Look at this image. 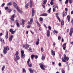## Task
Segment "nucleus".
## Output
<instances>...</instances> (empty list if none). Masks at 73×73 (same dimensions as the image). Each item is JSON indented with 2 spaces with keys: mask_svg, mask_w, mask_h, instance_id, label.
<instances>
[{
  "mask_svg": "<svg viewBox=\"0 0 73 73\" xmlns=\"http://www.w3.org/2000/svg\"><path fill=\"white\" fill-rule=\"evenodd\" d=\"M8 38V31H7V34L5 35V38L6 39H7Z\"/></svg>",
  "mask_w": 73,
  "mask_h": 73,
  "instance_id": "f3484780",
  "label": "nucleus"
},
{
  "mask_svg": "<svg viewBox=\"0 0 73 73\" xmlns=\"http://www.w3.org/2000/svg\"><path fill=\"white\" fill-rule=\"evenodd\" d=\"M32 13H35V11L34 10V9H32Z\"/></svg>",
  "mask_w": 73,
  "mask_h": 73,
  "instance_id": "a18cd8bd",
  "label": "nucleus"
},
{
  "mask_svg": "<svg viewBox=\"0 0 73 73\" xmlns=\"http://www.w3.org/2000/svg\"><path fill=\"white\" fill-rule=\"evenodd\" d=\"M34 57H35V58L37 59L38 58V56L37 55H34Z\"/></svg>",
  "mask_w": 73,
  "mask_h": 73,
  "instance_id": "ea45409f",
  "label": "nucleus"
},
{
  "mask_svg": "<svg viewBox=\"0 0 73 73\" xmlns=\"http://www.w3.org/2000/svg\"><path fill=\"white\" fill-rule=\"evenodd\" d=\"M62 62H66V60H64V59L63 58H62Z\"/></svg>",
  "mask_w": 73,
  "mask_h": 73,
  "instance_id": "58836bf2",
  "label": "nucleus"
},
{
  "mask_svg": "<svg viewBox=\"0 0 73 73\" xmlns=\"http://www.w3.org/2000/svg\"><path fill=\"white\" fill-rule=\"evenodd\" d=\"M7 12L9 13H11V12L12 11V10H11V9H7Z\"/></svg>",
  "mask_w": 73,
  "mask_h": 73,
  "instance_id": "5701e85b",
  "label": "nucleus"
},
{
  "mask_svg": "<svg viewBox=\"0 0 73 73\" xmlns=\"http://www.w3.org/2000/svg\"><path fill=\"white\" fill-rule=\"evenodd\" d=\"M29 70L30 73H33V70H32L31 68H29Z\"/></svg>",
  "mask_w": 73,
  "mask_h": 73,
  "instance_id": "412c9836",
  "label": "nucleus"
},
{
  "mask_svg": "<svg viewBox=\"0 0 73 73\" xmlns=\"http://www.w3.org/2000/svg\"><path fill=\"white\" fill-rule=\"evenodd\" d=\"M28 6H29L28 4H26L25 5L26 8H28Z\"/></svg>",
  "mask_w": 73,
  "mask_h": 73,
  "instance_id": "de8ad7c7",
  "label": "nucleus"
},
{
  "mask_svg": "<svg viewBox=\"0 0 73 73\" xmlns=\"http://www.w3.org/2000/svg\"><path fill=\"white\" fill-rule=\"evenodd\" d=\"M42 5L43 7V8L45 9V5Z\"/></svg>",
  "mask_w": 73,
  "mask_h": 73,
  "instance_id": "69168bd1",
  "label": "nucleus"
},
{
  "mask_svg": "<svg viewBox=\"0 0 73 73\" xmlns=\"http://www.w3.org/2000/svg\"><path fill=\"white\" fill-rule=\"evenodd\" d=\"M24 22H25V21H24V19H22L21 25L23 26V27H24Z\"/></svg>",
  "mask_w": 73,
  "mask_h": 73,
  "instance_id": "2eb2a0df",
  "label": "nucleus"
},
{
  "mask_svg": "<svg viewBox=\"0 0 73 73\" xmlns=\"http://www.w3.org/2000/svg\"><path fill=\"white\" fill-rule=\"evenodd\" d=\"M16 25L18 27H20V26L19 25V23H17Z\"/></svg>",
  "mask_w": 73,
  "mask_h": 73,
  "instance_id": "37998d69",
  "label": "nucleus"
},
{
  "mask_svg": "<svg viewBox=\"0 0 73 73\" xmlns=\"http://www.w3.org/2000/svg\"><path fill=\"white\" fill-rule=\"evenodd\" d=\"M0 41H1L2 42H4V40L3 38H0Z\"/></svg>",
  "mask_w": 73,
  "mask_h": 73,
  "instance_id": "aec40b11",
  "label": "nucleus"
},
{
  "mask_svg": "<svg viewBox=\"0 0 73 73\" xmlns=\"http://www.w3.org/2000/svg\"><path fill=\"white\" fill-rule=\"evenodd\" d=\"M39 41H40V40H39V38H38L37 39V41L36 42V45H38V44H39Z\"/></svg>",
  "mask_w": 73,
  "mask_h": 73,
  "instance_id": "a211bd4d",
  "label": "nucleus"
},
{
  "mask_svg": "<svg viewBox=\"0 0 73 73\" xmlns=\"http://www.w3.org/2000/svg\"><path fill=\"white\" fill-rule=\"evenodd\" d=\"M41 50L42 52H43L44 51V49H43V48L41 47Z\"/></svg>",
  "mask_w": 73,
  "mask_h": 73,
  "instance_id": "49530a36",
  "label": "nucleus"
},
{
  "mask_svg": "<svg viewBox=\"0 0 73 73\" xmlns=\"http://www.w3.org/2000/svg\"><path fill=\"white\" fill-rule=\"evenodd\" d=\"M23 72H25V73H26V70H25V68H23Z\"/></svg>",
  "mask_w": 73,
  "mask_h": 73,
  "instance_id": "c03bdc74",
  "label": "nucleus"
},
{
  "mask_svg": "<svg viewBox=\"0 0 73 73\" xmlns=\"http://www.w3.org/2000/svg\"><path fill=\"white\" fill-rule=\"evenodd\" d=\"M21 57L22 58H24V57L25 56V55H24V51L22 50L21 51Z\"/></svg>",
  "mask_w": 73,
  "mask_h": 73,
  "instance_id": "9d476101",
  "label": "nucleus"
},
{
  "mask_svg": "<svg viewBox=\"0 0 73 73\" xmlns=\"http://www.w3.org/2000/svg\"><path fill=\"white\" fill-rule=\"evenodd\" d=\"M69 3V0H66V1L65 2V4H66L67 3Z\"/></svg>",
  "mask_w": 73,
  "mask_h": 73,
  "instance_id": "c9c22d12",
  "label": "nucleus"
},
{
  "mask_svg": "<svg viewBox=\"0 0 73 73\" xmlns=\"http://www.w3.org/2000/svg\"><path fill=\"white\" fill-rule=\"evenodd\" d=\"M32 23H33V18H31L30 19V22H28L27 23V24H30V25H32Z\"/></svg>",
  "mask_w": 73,
  "mask_h": 73,
  "instance_id": "39448f33",
  "label": "nucleus"
},
{
  "mask_svg": "<svg viewBox=\"0 0 73 73\" xmlns=\"http://www.w3.org/2000/svg\"><path fill=\"white\" fill-rule=\"evenodd\" d=\"M15 56L16 57L14 59L15 61H17L20 59V57L19 56V52H18V51H16Z\"/></svg>",
  "mask_w": 73,
  "mask_h": 73,
  "instance_id": "f257e3e1",
  "label": "nucleus"
},
{
  "mask_svg": "<svg viewBox=\"0 0 73 73\" xmlns=\"http://www.w3.org/2000/svg\"><path fill=\"white\" fill-rule=\"evenodd\" d=\"M34 57V55H32L31 56V58L33 60V57Z\"/></svg>",
  "mask_w": 73,
  "mask_h": 73,
  "instance_id": "e433bc0d",
  "label": "nucleus"
},
{
  "mask_svg": "<svg viewBox=\"0 0 73 73\" xmlns=\"http://www.w3.org/2000/svg\"><path fill=\"white\" fill-rule=\"evenodd\" d=\"M29 25L27 26V28H31V25L28 24Z\"/></svg>",
  "mask_w": 73,
  "mask_h": 73,
  "instance_id": "bb28decb",
  "label": "nucleus"
},
{
  "mask_svg": "<svg viewBox=\"0 0 73 73\" xmlns=\"http://www.w3.org/2000/svg\"><path fill=\"white\" fill-rule=\"evenodd\" d=\"M15 14H14L13 15H12V16L11 17L10 19L11 20V23H13V21H14V18H15Z\"/></svg>",
  "mask_w": 73,
  "mask_h": 73,
  "instance_id": "423d86ee",
  "label": "nucleus"
},
{
  "mask_svg": "<svg viewBox=\"0 0 73 73\" xmlns=\"http://www.w3.org/2000/svg\"><path fill=\"white\" fill-rule=\"evenodd\" d=\"M56 17L57 18V19L58 20H59V22H60L61 21V20H60V18L58 17V13H56Z\"/></svg>",
  "mask_w": 73,
  "mask_h": 73,
  "instance_id": "1a4fd4ad",
  "label": "nucleus"
},
{
  "mask_svg": "<svg viewBox=\"0 0 73 73\" xmlns=\"http://www.w3.org/2000/svg\"><path fill=\"white\" fill-rule=\"evenodd\" d=\"M29 50L30 52H32V49L31 48H29Z\"/></svg>",
  "mask_w": 73,
  "mask_h": 73,
  "instance_id": "f704fd0d",
  "label": "nucleus"
},
{
  "mask_svg": "<svg viewBox=\"0 0 73 73\" xmlns=\"http://www.w3.org/2000/svg\"><path fill=\"white\" fill-rule=\"evenodd\" d=\"M48 28L49 30H51V29H52V28H51V27L50 26H48Z\"/></svg>",
  "mask_w": 73,
  "mask_h": 73,
  "instance_id": "4d7b16f0",
  "label": "nucleus"
},
{
  "mask_svg": "<svg viewBox=\"0 0 73 73\" xmlns=\"http://www.w3.org/2000/svg\"><path fill=\"white\" fill-rule=\"evenodd\" d=\"M62 73H65V71L64 70H62Z\"/></svg>",
  "mask_w": 73,
  "mask_h": 73,
  "instance_id": "8fccbe9b",
  "label": "nucleus"
},
{
  "mask_svg": "<svg viewBox=\"0 0 73 73\" xmlns=\"http://www.w3.org/2000/svg\"><path fill=\"white\" fill-rule=\"evenodd\" d=\"M13 4L14 7H15V8L17 9L18 8H18V7H17V4H16V3H15V2H13Z\"/></svg>",
  "mask_w": 73,
  "mask_h": 73,
  "instance_id": "f8f14e48",
  "label": "nucleus"
},
{
  "mask_svg": "<svg viewBox=\"0 0 73 73\" xmlns=\"http://www.w3.org/2000/svg\"><path fill=\"white\" fill-rule=\"evenodd\" d=\"M9 32H11V34H12V32H13V29H10Z\"/></svg>",
  "mask_w": 73,
  "mask_h": 73,
  "instance_id": "c85d7f7f",
  "label": "nucleus"
},
{
  "mask_svg": "<svg viewBox=\"0 0 73 73\" xmlns=\"http://www.w3.org/2000/svg\"><path fill=\"white\" fill-rule=\"evenodd\" d=\"M50 4L51 5H53V2L51 0V2L50 3Z\"/></svg>",
  "mask_w": 73,
  "mask_h": 73,
  "instance_id": "79ce46f5",
  "label": "nucleus"
},
{
  "mask_svg": "<svg viewBox=\"0 0 73 73\" xmlns=\"http://www.w3.org/2000/svg\"><path fill=\"white\" fill-rule=\"evenodd\" d=\"M12 5V3L11 2L8 3L7 4V5Z\"/></svg>",
  "mask_w": 73,
  "mask_h": 73,
  "instance_id": "cd10ccee",
  "label": "nucleus"
},
{
  "mask_svg": "<svg viewBox=\"0 0 73 73\" xmlns=\"http://www.w3.org/2000/svg\"><path fill=\"white\" fill-rule=\"evenodd\" d=\"M5 66H3V67L2 68V71H3L4 70V69H5Z\"/></svg>",
  "mask_w": 73,
  "mask_h": 73,
  "instance_id": "2f4dec72",
  "label": "nucleus"
},
{
  "mask_svg": "<svg viewBox=\"0 0 73 73\" xmlns=\"http://www.w3.org/2000/svg\"><path fill=\"white\" fill-rule=\"evenodd\" d=\"M37 25H38V26L39 27H41V25L39 23H38L37 24Z\"/></svg>",
  "mask_w": 73,
  "mask_h": 73,
  "instance_id": "a19ab883",
  "label": "nucleus"
},
{
  "mask_svg": "<svg viewBox=\"0 0 73 73\" xmlns=\"http://www.w3.org/2000/svg\"><path fill=\"white\" fill-rule=\"evenodd\" d=\"M53 32L54 34H55V33H58V31H57L56 30H54L53 31Z\"/></svg>",
  "mask_w": 73,
  "mask_h": 73,
  "instance_id": "393cba45",
  "label": "nucleus"
},
{
  "mask_svg": "<svg viewBox=\"0 0 73 73\" xmlns=\"http://www.w3.org/2000/svg\"><path fill=\"white\" fill-rule=\"evenodd\" d=\"M30 6L31 8H32V4H30Z\"/></svg>",
  "mask_w": 73,
  "mask_h": 73,
  "instance_id": "774afa93",
  "label": "nucleus"
},
{
  "mask_svg": "<svg viewBox=\"0 0 73 73\" xmlns=\"http://www.w3.org/2000/svg\"><path fill=\"white\" fill-rule=\"evenodd\" d=\"M5 10H8V7H5Z\"/></svg>",
  "mask_w": 73,
  "mask_h": 73,
  "instance_id": "3c124183",
  "label": "nucleus"
},
{
  "mask_svg": "<svg viewBox=\"0 0 73 73\" xmlns=\"http://www.w3.org/2000/svg\"><path fill=\"white\" fill-rule=\"evenodd\" d=\"M54 7H56V8H57V9L58 8V6H56V5H55L54 6Z\"/></svg>",
  "mask_w": 73,
  "mask_h": 73,
  "instance_id": "5fc2aeb1",
  "label": "nucleus"
},
{
  "mask_svg": "<svg viewBox=\"0 0 73 73\" xmlns=\"http://www.w3.org/2000/svg\"><path fill=\"white\" fill-rule=\"evenodd\" d=\"M65 10L66 12H68V9L67 8H65Z\"/></svg>",
  "mask_w": 73,
  "mask_h": 73,
  "instance_id": "13d9d810",
  "label": "nucleus"
},
{
  "mask_svg": "<svg viewBox=\"0 0 73 73\" xmlns=\"http://www.w3.org/2000/svg\"><path fill=\"white\" fill-rule=\"evenodd\" d=\"M30 4H32V1L31 0L30 1Z\"/></svg>",
  "mask_w": 73,
  "mask_h": 73,
  "instance_id": "0e129e2a",
  "label": "nucleus"
},
{
  "mask_svg": "<svg viewBox=\"0 0 73 73\" xmlns=\"http://www.w3.org/2000/svg\"><path fill=\"white\" fill-rule=\"evenodd\" d=\"M13 35H11L9 38V41H12V38H13Z\"/></svg>",
  "mask_w": 73,
  "mask_h": 73,
  "instance_id": "dca6fc26",
  "label": "nucleus"
},
{
  "mask_svg": "<svg viewBox=\"0 0 73 73\" xmlns=\"http://www.w3.org/2000/svg\"><path fill=\"white\" fill-rule=\"evenodd\" d=\"M58 65L59 66H61V63L60 62L58 64Z\"/></svg>",
  "mask_w": 73,
  "mask_h": 73,
  "instance_id": "bf43d9fd",
  "label": "nucleus"
},
{
  "mask_svg": "<svg viewBox=\"0 0 73 73\" xmlns=\"http://www.w3.org/2000/svg\"><path fill=\"white\" fill-rule=\"evenodd\" d=\"M39 65H40V67L41 68V69L42 70H45V66L44 65L42 64V63H40L39 64Z\"/></svg>",
  "mask_w": 73,
  "mask_h": 73,
  "instance_id": "20e7f679",
  "label": "nucleus"
},
{
  "mask_svg": "<svg viewBox=\"0 0 73 73\" xmlns=\"http://www.w3.org/2000/svg\"><path fill=\"white\" fill-rule=\"evenodd\" d=\"M73 28L72 29H71L70 32V33H69V35L70 36H72V33H73Z\"/></svg>",
  "mask_w": 73,
  "mask_h": 73,
  "instance_id": "9b49d317",
  "label": "nucleus"
},
{
  "mask_svg": "<svg viewBox=\"0 0 73 73\" xmlns=\"http://www.w3.org/2000/svg\"><path fill=\"white\" fill-rule=\"evenodd\" d=\"M64 60H67V61H68V60H69L68 58V57H66V55L64 54Z\"/></svg>",
  "mask_w": 73,
  "mask_h": 73,
  "instance_id": "4468645a",
  "label": "nucleus"
},
{
  "mask_svg": "<svg viewBox=\"0 0 73 73\" xmlns=\"http://www.w3.org/2000/svg\"><path fill=\"white\" fill-rule=\"evenodd\" d=\"M30 32L32 34H33L34 33V32L32 31H31Z\"/></svg>",
  "mask_w": 73,
  "mask_h": 73,
  "instance_id": "338daca9",
  "label": "nucleus"
},
{
  "mask_svg": "<svg viewBox=\"0 0 73 73\" xmlns=\"http://www.w3.org/2000/svg\"><path fill=\"white\" fill-rule=\"evenodd\" d=\"M9 48L8 46L5 47L4 48L3 53L4 54H6L7 52V51L9 50Z\"/></svg>",
  "mask_w": 73,
  "mask_h": 73,
  "instance_id": "f03ea898",
  "label": "nucleus"
},
{
  "mask_svg": "<svg viewBox=\"0 0 73 73\" xmlns=\"http://www.w3.org/2000/svg\"><path fill=\"white\" fill-rule=\"evenodd\" d=\"M41 59L42 61H44L45 60V56H42V57L41 58Z\"/></svg>",
  "mask_w": 73,
  "mask_h": 73,
  "instance_id": "b1692460",
  "label": "nucleus"
},
{
  "mask_svg": "<svg viewBox=\"0 0 73 73\" xmlns=\"http://www.w3.org/2000/svg\"><path fill=\"white\" fill-rule=\"evenodd\" d=\"M46 1H47L46 0H44L43 2V4H45L46 3Z\"/></svg>",
  "mask_w": 73,
  "mask_h": 73,
  "instance_id": "c756f323",
  "label": "nucleus"
},
{
  "mask_svg": "<svg viewBox=\"0 0 73 73\" xmlns=\"http://www.w3.org/2000/svg\"><path fill=\"white\" fill-rule=\"evenodd\" d=\"M23 48L25 49H28L29 47V45L28 44L24 45L23 46Z\"/></svg>",
  "mask_w": 73,
  "mask_h": 73,
  "instance_id": "0eeeda50",
  "label": "nucleus"
},
{
  "mask_svg": "<svg viewBox=\"0 0 73 73\" xmlns=\"http://www.w3.org/2000/svg\"><path fill=\"white\" fill-rule=\"evenodd\" d=\"M40 21H42L43 20V19H42V17H40Z\"/></svg>",
  "mask_w": 73,
  "mask_h": 73,
  "instance_id": "09e8293b",
  "label": "nucleus"
},
{
  "mask_svg": "<svg viewBox=\"0 0 73 73\" xmlns=\"http://www.w3.org/2000/svg\"><path fill=\"white\" fill-rule=\"evenodd\" d=\"M30 61V59L29 58L27 62V65L29 67V68H31L32 66V64L31 63V64H29Z\"/></svg>",
  "mask_w": 73,
  "mask_h": 73,
  "instance_id": "7ed1b4c3",
  "label": "nucleus"
},
{
  "mask_svg": "<svg viewBox=\"0 0 73 73\" xmlns=\"http://www.w3.org/2000/svg\"><path fill=\"white\" fill-rule=\"evenodd\" d=\"M35 22L36 24H38V21H37V20H36Z\"/></svg>",
  "mask_w": 73,
  "mask_h": 73,
  "instance_id": "052dcab7",
  "label": "nucleus"
},
{
  "mask_svg": "<svg viewBox=\"0 0 73 73\" xmlns=\"http://www.w3.org/2000/svg\"><path fill=\"white\" fill-rule=\"evenodd\" d=\"M50 31H49V30H47L46 32V35L48 37H50Z\"/></svg>",
  "mask_w": 73,
  "mask_h": 73,
  "instance_id": "6e6552de",
  "label": "nucleus"
},
{
  "mask_svg": "<svg viewBox=\"0 0 73 73\" xmlns=\"http://www.w3.org/2000/svg\"><path fill=\"white\" fill-rule=\"evenodd\" d=\"M67 15V13L66 12H65L63 14V16L64 17V16H66Z\"/></svg>",
  "mask_w": 73,
  "mask_h": 73,
  "instance_id": "a878e982",
  "label": "nucleus"
},
{
  "mask_svg": "<svg viewBox=\"0 0 73 73\" xmlns=\"http://www.w3.org/2000/svg\"><path fill=\"white\" fill-rule=\"evenodd\" d=\"M54 8L53 9V12H54L55 11H56V7H54V6H53Z\"/></svg>",
  "mask_w": 73,
  "mask_h": 73,
  "instance_id": "7c9ffc66",
  "label": "nucleus"
},
{
  "mask_svg": "<svg viewBox=\"0 0 73 73\" xmlns=\"http://www.w3.org/2000/svg\"><path fill=\"white\" fill-rule=\"evenodd\" d=\"M69 1L70 2V3H72L73 1L72 0H69Z\"/></svg>",
  "mask_w": 73,
  "mask_h": 73,
  "instance_id": "6e6d98bb",
  "label": "nucleus"
},
{
  "mask_svg": "<svg viewBox=\"0 0 73 73\" xmlns=\"http://www.w3.org/2000/svg\"><path fill=\"white\" fill-rule=\"evenodd\" d=\"M66 43L64 44L62 46V47H66Z\"/></svg>",
  "mask_w": 73,
  "mask_h": 73,
  "instance_id": "473e14b6",
  "label": "nucleus"
},
{
  "mask_svg": "<svg viewBox=\"0 0 73 73\" xmlns=\"http://www.w3.org/2000/svg\"><path fill=\"white\" fill-rule=\"evenodd\" d=\"M16 31V30H15L14 31H13L12 33V34H14L15 33V32Z\"/></svg>",
  "mask_w": 73,
  "mask_h": 73,
  "instance_id": "864d4df0",
  "label": "nucleus"
},
{
  "mask_svg": "<svg viewBox=\"0 0 73 73\" xmlns=\"http://www.w3.org/2000/svg\"><path fill=\"white\" fill-rule=\"evenodd\" d=\"M51 53L53 56H55V51H53V50H51Z\"/></svg>",
  "mask_w": 73,
  "mask_h": 73,
  "instance_id": "ddd939ff",
  "label": "nucleus"
},
{
  "mask_svg": "<svg viewBox=\"0 0 73 73\" xmlns=\"http://www.w3.org/2000/svg\"><path fill=\"white\" fill-rule=\"evenodd\" d=\"M51 10V8H50L48 10V13H50Z\"/></svg>",
  "mask_w": 73,
  "mask_h": 73,
  "instance_id": "4c0bfd02",
  "label": "nucleus"
},
{
  "mask_svg": "<svg viewBox=\"0 0 73 73\" xmlns=\"http://www.w3.org/2000/svg\"><path fill=\"white\" fill-rule=\"evenodd\" d=\"M58 40H60V39H61V37L59 36V37H58Z\"/></svg>",
  "mask_w": 73,
  "mask_h": 73,
  "instance_id": "e2e57ef3",
  "label": "nucleus"
},
{
  "mask_svg": "<svg viewBox=\"0 0 73 73\" xmlns=\"http://www.w3.org/2000/svg\"><path fill=\"white\" fill-rule=\"evenodd\" d=\"M61 24L62 25H64V21H62L61 22Z\"/></svg>",
  "mask_w": 73,
  "mask_h": 73,
  "instance_id": "72a5a7b5",
  "label": "nucleus"
},
{
  "mask_svg": "<svg viewBox=\"0 0 73 73\" xmlns=\"http://www.w3.org/2000/svg\"><path fill=\"white\" fill-rule=\"evenodd\" d=\"M47 15V14L45 13L41 15L40 16H46Z\"/></svg>",
  "mask_w": 73,
  "mask_h": 73,
  "instance_id": "4be33fe9",
  "label": "nucleus"
},
{
  "mask_svg": "<svg viewBox=\"0 0 73 73\" xmlns=\"http://www.w3.org/2000/svg\"><path fill=\"white\" fill-rule=\"evenodd\" d=\"M67 18L68 19H70V15H68L67 16Z\"/></svg>",
  "mask_w": 73,
  "mask_h": 73,
  "instance_id": "680f3d73",
  "label": "nucleus"
},
{
  "mask_svg": "<svg viewBox=\"0 0 73 73\" xmlns=\"http://www.w3.org/2000/svg\"><path fill=\"white\" fill-rule=\"evenodd\" d=\"M17 10L18 11V12H19L20 13H23V11H20V9H19V8H18L17 9Z\"/></svg>",
  "mask_w": 73,
  "mask_h": 73,
  "instance_id": "6ab92c4d",
  "label": "nucleus"
},
{
  "mask_svg": "<svg viewBox=\"0 0 73 73\" xmlns=\"http://www.w3.org/2000/svg\"><path fill=\"white\" fill-rule=\"evenodd\" d=\"M5 5V3H4L3 4H2L1 5L2 7H4V6Z\"/></svg>",
  "mask_w": 73,
  "mask_h": 73,
  "instance_id": "603ef678",
  "label": "nucleus"
}]
</instances>
